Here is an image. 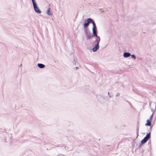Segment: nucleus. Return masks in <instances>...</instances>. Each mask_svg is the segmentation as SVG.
Instances as JSON below:
<instances>
[{
	"label": "nucleus",
	"mask_w": 156,
	"mask_h": 156,
	"mask_svg": "<svg viewBox=\"0 0 156 156\" xmlns=\"http://www.w3.org/2000/svg\"><path fill=\"white\" fill-rule=\"evenodd\" d=\"M100 37H98L96 38L95 42L97 43V44L94 46L92 49L93 51H96L99 48V44L100 42Z\"/></svg>",
	"instance_id": "f257e3e1"
},
{
	"label": "nucleus",
	"mask_w": 156,
	"mask_h": 156,
	"mask_svg": "<svg viewBox=\"0 0 156 156\" xmlns=\"http://www.w3.org/2000/svg\"><path fill=\"white\" fill-rule=\"evenodd\" d=\"M150 137V133H147L146 136L141 140V143L142 144L145 143Z\"/></svg>",
	"instance_id": "f03ea898"
},
{
	"label": "nucleus",
	"mask_w": 156,
	"mask_h": 156,
	"mask_svg": "<svg viewBox=\"0 0 156 156\" xmlns=\"http://www.w3.org/2000/svg\"><path fill=\"white\" fill-rule=\"evenodd\" d=\"M92 24L93 25V34L95 36H96L97 38L98 37H98L97 36V34L96 33V28L95 26V24L94 22H92Z\"/></svg>",
	"instance_id": "7ed1b4c3"
},
{
	"label": "nucleus",
	"mask_w": 156,
	"mask_h": 156,
	"mask_svg": "<svg viewBox=\"0 0 156 156\" xmlns=\"http://www.w3.org/2000/svg\"><path fill=\"white\" fill-rule=\"evenodd\" d=\"M92 22L94 21H92V19L90 18H88L85 21V23L83 24L84 27L85 28L87 26H88L89 23L90 22H92Z\"/></svg>",
	"instance_id": "20e7f679"
},
{
	"label": "nucleus",
	"mask_w": 156,
	"mask_h": 156,
	"mask_svg": "<svg viewBox=\"0 0 156 156\" xmlns=\"http://www.w3.org/2000/svg\"><path fill=\"white\" fill-rule=\"evenodd\" d=\"M34 7L35 11L37 13H40L41 12V11L39 9L36 3L33 5Z\"/></svg>",
	"instance_id": "39448f33"
},
{
	"label": "nucleus",
	"mask_w": 156,
	"mask_h": 156,
	"mask_svg": "<svg viewBox=\"0 0 156 156\" xmlns=\"http://www.w3.org/2000/svg\"><path fill=\"white\" fill-rule=\"evenodd\" d=\"M152 120L149 119L147 120V123L145 124L146 126H151V122Z\"/></svg>",
	"instance_id": "423d86ee"
},
{
	"label": "nucleus",
	"mask_w": 156,
	"mask_h": 156,
	"mask_svg": "<svg viewBox=\"0 0 156 156\" xmlns=\"http://www.w3.org/2000/svg\"><path fill=\"white\" fill-rule=\"evenodd\" d=\"M47 13L49 15H51L52 13L51 9L50 8H49L47 10Z\"/></svg>",
	"instance_id": "0eeeda50"
},
{
	"label": "nucleus",
	"mask_w": 156,
	"mask_h": 156,
	"mask_svg": "<svg viewBox=\"0 0 156 156\" xmlns=\"http://www.w3.org/2000/svg\"><path fill=\"white\" fill-rule=\"evenodd\" d=\"M131 55V54L128 52H125L123 55L124 57L126 58L130 56Z\"/></svg>",
	"instance_id": "6e6552de"
},
{
	"label": "nucleus",
	"mask_w": 156,
	"mask_h": 156,
	"mask_svg": "<svg viewBox=\"0 0 156 156\" xmlns=\"http://www.w3.org/2000/svg\"><path fill=\"white\" fill-rule=\"evenodd\" d=\"M38 66L40 68H42L44 67L45 66L44 65L41 64V63H38L37 64Z\"/></svg>",
	"instance_id": "1a4fd4ad"
},
{
	"label": "nucleus",
	"mask_w": 156,
	"mask_h": 156,
	"mask_svg": "<svg viewBox=\"0 0 156 156\" xmlns=\"http://www.w3.org/2000/svg\"><path fill=\"white\" fill-rule=\"evenodd\" d=\"M92 37V36L91 34L88 33L87 34V39L90 38Z\"/></svg>",
	"instance_id": "9d476101"
},
{
	"label": "nucleus",
	"mask_w": 156,
	"mask_h": 156,
	"mask_svg": "<svg viewBox=\"0 0 156 156\" xmlns=\"http://www.w3.org/2000/svg\"><path fill=\"white\" fill-rule=\"evenodd\" d=\"M153 113L151 115V116L150 118H149V119L152 120V118H153Z\"/></svg>",
	"instance_id": "9b49d317"
},
{
	"label": "nucleus",
	"mask_w": 156,
	"mask_h": 156,
	"mask_svg": "<svg viewBox=\"0 0 156 156\" xmlns=\"http://www.w3.org/2000/svg\"><path fill=\"white\" fill-rule=\"evenodd\" d=\"M131 57H132V58H134V59H136V57L134 55H132Z\"/></svg>",
	"instance_id": "f8f14e48"
},
{
	"label": "nucleus",
	"mask_w": 156,
	"mask_h": 156,
	"mask_svg": "<svg viewBox=\"0 0 156 156\" xmlns=\"http://www.w3.org/2000/svg\"><path fill=\"white\" fill-rule=\"evenodd\" d=\"M32 2L33 3V5H34V4H36V2L34 0H32Z\"/></svg>",
	"instance_id": "ddd939ff"
},
{
	"label": "nucleus",
	"mask_w": 156,
	"mask_h": 156,
	"mask_svg": "<svg viewBox=\"0 0 156 156\" xmlns=\"http://www.w3.org/2000/svg\"><path fill=\"white\" fill-rule=\"evenodd\" d=\"M32 2L33 3V5H34V4H36V2L34 0H32Z\"/></svg>",
	"instance_id": "4468645a"
}]
</instances>
